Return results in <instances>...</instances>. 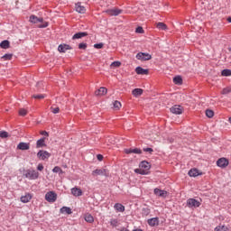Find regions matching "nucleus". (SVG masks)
I'll return each instance as SVG.
<instances>
[{"instance_id": "nucleus-1", "label": "nucleus", "mask_w": 231, "mask_h": 231, "mask_svg": "<svg viewBox=\"0 0 231 231\" xmlns=\"http://www.w3.org/2000/svg\"><path fill=\"white\" fill-rule=\"evenodd\" d=\"M29 21L32 24H36L37 28H48V22L44 21L43 18L37 17L35 14H32Z\"/></svg>"}, {"instance_id": "nucleus-2", "label": "nucleus", "mask_w": 231, "mask_h": 231, "mask_svg": "<svg viewBox=\"0 0 231 231\" xmlns=\"http://www.w3.org/2000/svg\"><path fill=\"white\" fill-rule=\"evenodd\" d=\"M151 169V164L148 162L143 161L140 164V169H135L134 172L137 174L145 175L147 171Z\"/></svg>"}, {"instance_id": "nucleus-3", "label": "nucleus", "mask_w": 231, "mask_h": 231, "mask_svg": "<svg viewBox=\"0 0 231 231\" xmlns=\"http://www.w3.org/2000/svg\"><path fill=\"white\" fill-rule=\"evenodd\" d=\"M23 176L27 178V180H37L39 178V171L29 169L24 171Z\"/></svg>"}, {"instance_id": "nucleus-4", "label": "nucleus", "mask_w": 231, "mask_h": 231, "mask_svg": "<svg viewBox=\"0 0 231 231\" xmlns=\"http://www.w3.org/2000/svg\"><path fill=\"white\" fill-rule=\"evenodd\" d=\"M45 199L48 203H55L57 201V193L55 191H49L45 194Z\"/></svg>"}, {"instance_id": "nucleus-5", "label": "nucleus", "mask_w": 231, "mask_h": 231, "mask_svg": "<svg viewBox=\"0 0 231 231\" xmlns=\"http://www.w3.org/2000/svg\"><path fill=\"white\" fill-rule=\"evenodd\" d=\"M92 176H106V178H108L109 171L106 169H97L92 171Z\"/></svg>"}, {"instance_id": "nucleus-6", "label": "nucleus", "mask_w": 231, "mask_h": 231, "mask_svg": "<svg viewBox=\"0 0 231 231\" xmlns=\"http://www.w3.org/2000/svg\"><path fill=\"white\" fill-rule=\"evenodd\" d=\"M187 205L189 208H198L199 207L201 206V202L195 199H189L187 200Z\"/></svg>"}, {"instance_id": "nucleus-7", "label": "nucleus", "mask_w": 231, "mask_h": 231, "mask_svg": "<svg viewBox=\"0 0 231 231\" xmlns=\"http://www.w3.org/2000/svg\"><path fill=\"white\" fill-rule=\"evenodd\" d=\"M151 59H152V56H151V54L145 53V52H139L136 55L137 60H151Z\"/></svg>"}, {"instance_id": "nucleus-8", "label": "nucleus", "mask_w": 231, "mask_h": 231, "mask_svg": "<svg viewBox=\"0 0 231 231\" xmlns=\"http://www.w3.org/2000/svg\"><path fill=\"white\" fill-rule=\"evenodd\" d=\"M50 156H51V153L42 150H40L37 153V157L39 158V160L42 161L49 160Z\"/></svg>"}, {"instance_id": "nucleus-9", "label": "nucleus", "mask_w": 231, "mask_h": 231, "mask_svg": "<svg viewBox=\"0 0 231 231\" xmlns=\"http://www.w3.org/2000/svg\"><path fill=\"white\" fill-rule=\"evenodd\" d=\"M170 111L173 115H181V113H183V106L180 105H175L170 108Z\"/></svg>"}, {"instance_id": "nucleus-10", "label": "nucleus", "mask_w": 231, "mask_h": 231, "mask_svg": "<svg viewBox=\"0 0 231 231\" xmlns=\"http://www.w3.org/2000/svg\"><path fill=\"white\" fill-rule=\"evenodd\" d=\"M217 167H220V169H226L228 167V159L226 158H220L217 161Z\"/></svg>"}, {"instance_id": "nucleus-11", "label": "nucleus", "mask_w": 231, "mask_h": 231, "mask_svg": "<svg viewBox=\"0 0 231 231\" xmlns=\"http://www.w3.org/2000/svg\"><path fill=\"white\" fill-rule=\"evenodd\" d=\"M106 14H107V15H110L111 17H113V16H116V15H120V14H122V10L118 9V8L108 9L106 11Z\"/></svg>"}, {"instance_id": "nucleus-12", "label": "nucleus", "mask_w": 231, "mask_h": 231, "mask_svg": "<svg viewBox=\"0 0 231 231\" xmlns=\"http://www.w3.org/2000/svg\"><path fill=\"white\" fill-rule=\"evenodd\" d=\"M155 196H159L160 198H167V191L163 189H160L158 188L153 189Z\"/></svg>"}, {"instance_id": "nucleus-13", "label": "nucleus", "mask_w": 231, "mask_h": 231, "mask_svg": "<svg viewBox=\"0 0 231 231\" xmlns=\"http://www.w3.org/2000/svg\"><path fill=\"white\" fill-rule=\"evenodd\" d=\"M75 10L78 14H86V7L80 2L75 5Z\"/></svg>"}, {"instance_id": "nucleus-14", "label": "nucleus", "mask_w": 231, "mask_h": 231, "mask_svg": "<svg viewBox=\"0 0 231 231\" xmlns=\"http://www.w3.org/2000/svg\"><path fill=\"white\" fill-rule=\"evenodd\" d=\"M107 93V88L105 87L99 88L97 90L95 91V96L96 97H102Z\"/></svg>"}, {"instance_id": "nucleus-15", "label": "nucleus", "mask_w": 231, "mask_h": 231, "mask_svg": "<svg viewBox=\"0 0 231 231\" xmlns=\"http://www.w3.org/2000/svg\"><path fill=\"white\" fill-rule=\"evenodd\" d=\"M68 50H71V47L68 44H60L58 47V51H60V53H66Z\"/></svg>"}, {"instance_id": "nucleus-16", "label": "nucleus", "mask_w": 231, "mask_h": 231, "mask_svg": "<svg viewBox=\"0 0 231 231\" xmlns=\"http://www.w3.org/2000/svg\"><path fill=\"white\" fill-rule=\"evenodd\" d=\"M17 149H19L20 151H28L30 149V143H20L17 145Z\"/></svg>"}, {"instance_id": "nucleus-17", "label": "nucleus", "mask_w": 231, "mask_h": 231, "mask_svg": "<svg viewBox=\"0 0 231 231\" xmlns=\"http://www.w3.org/2000/svg\"><path fill=\"white\" fill-rule=\"evenodd\" d=\"M135 73H137V75H149V70L143 69L142 67H137L135 69Z\"/></svg>"}, {"instance_id": "nucleus-18", "label": "nucleus", "mask_w": 231, "mask_h": 231, "mask_svg": "<svg viewBox=\"0 0 231 231\" xmlns=\"http://www.w3.org/2000/svg\"><path fill=\"white\" fill-rule=\"evenodd\" d=\"M20 199H21L22 203H30V201L32 200V194L27 193V194L22 196Z\"/></svg>"}, {"instance_id": "nucleus-19", "label": "nucleus", "mask_w": 231, "mask_h": 231, "mask_svg": "<svg viewBox=\"0 0 231 231\" xmlns=\"http://www.w3.org/2000/svg\"><path fill=\"white\" fill-rule=\"evenodd\" d=\"M159 223H160V220H158V217L148 219V225L150 226H158Z\"/></svg>"}, {"instance_id": "nucleus-20", "label": "nucleus", "mask_w": 231, "mask_h": 231, "mask_svg": "<svg viewBox=\"0 0 231 231\" xmlns=\"http://www.w3.org/2000/svg\"><path fill=\"white\" fill-rule=\"evenodd\" d=\"M115 210H116V212H125V207L120 203H116L114 206Z\"/></svg>"}, {"instance_id": "nucleus-21", "label": "nucleus", "mask_w": 231, "mask_h": 231, "mask_svg": "<svg viewBox=\"0 0 231 231\" xmlns=\"http://www.w3.org/2000/svg\"><path fill=\"white\" fill-rule=\"evenodd\" d=\"M71 194L72 196H76V197L82 196V189L79 188H72Z\"/></svg>"}, {"instance_id": "nucleus-22", "label": "nucleus", "mask_w": 231, "mask_h": 231, "mask_svg": "<svg viewBox=\"0 0 231 231\" xmlns=\"http://www.w3.org/2000/svg\"><path fill=\"white\" fill-rule=\"evenodd\" d=\"M132 95H134L135 97H138L143 95V89L135 88L132 91Z\"/></svg>"}, {"instance_id": "nucleus-23", "label": "nucleus", "mask_w": 231, "mask_h": 231, "mask_svg": "<svg viewBox=\"0 0 231 231\" xmlns=\"http://www.w3.org/2000/svg\"><path fill=\"white\" fill-rule=\"evenodd\" d=\"M0 48L3 50H8L10 48V42L8 40H5L0 43Z\"/></svg>"}, {"instance_id": "nucleus-24", "label": "nucleus", "mask_w": 231, "mask_h": 231, "mask_svg": "<svg viewBox=\"0 0 231 231\" xmlns=\"http://www.w3.org/2000/svg\"><path fill=\"white\" fill-rule=\"evenodd\" d=\"M189 176L191 178H196V176H199V171H198V169H191L189 171Z\"/></svg>"}, {"instance_id": "nucleus-25", "label": "nucleus", "mask_w": 231, "mask_h": 231, "mask_svg": "<svg viewBox=\"0 0 231 231\" xmlns=\"http://www.w3.org/2000/svg\"><path fill=\"white\" fill-rule=\"evenodd\" d=\"M84 219L87 223H94L95 222V218L92 217L91 214H86L84 217Z\"/></svg>"}, {"instance_id": "nucleus-26", "label": "nucleus", "mask_w": 231, "mask_h": 231, "mask_svg": "<svg viewBox=\"0 0 231 231\" xmlns=\"http://www.w3.org/2000/svg\"><path fill=\"white\" fill-rule=\"evenodd\" d=\"M45 142V139L44 138H42V139H39L36 143V147L37 149L41 148V147H44L46 146V143H44Z\"/></svg>"}, {"instance_id": "nucleus-27", "label": "nucleus", "mask_w": 231, "mask_h": 231, "mask_svg": "<svg viewBox=\"0 0 231 231\" xmlns=\"http://www.w3.org/2000/svg\"><path fill=\"white\" fill-rule=\"evenodd\" d=\"M155 28H157V30H167V24H165L162 22H159L156 23Z\"/></svg>"}, {"instance_id": "nucleus-28", "label": "nucleus", "mask_w": 231, "mask_h": 231, "mask_svg": "<svg viewBox=\"0 0 231 231\" xmlns=\"http://www.w3.org/2000/svg\"><path fill=\"white\" fill-rule=\"evenodd\" d=\"M73 212L71 211V209L68 207H62L60 208V214H72Z\"/></svg>"}, {"instance_id": "nucleus-29", "label": "nucleus", "mask_w": 231, "mask_h": 231, "mask_svg": "<svg viewBox=\"0 0 231 231\" xmlns=\"http://www.w3.org/2000/svg\"><path fill=\"white\" fill-rule=\"evenodd\" d=\"M88 35L87 32H78L73 35L72 39H82V37H86Z\"/></svg>"}, {"instance_id": "nucleus-30", "label": "nucleus", "mask_w": 231, "mask_h": 231, "mask_svg": "<svg viewBox=\"0 0 231 231\" xmlns=\"http://www.w3.org/2000/svg\"><path fill=\"white\" fill-rule=\"evenodd\" d=\"M173 82L174 84H178L180 86L183 84V79H181V77L176 76L175 78H173Z\"/></svg>"}, {"instance_id": "nucleus-31", "label": "nucleus", "mask_w": 231, "mask_h": 231, "mask_svg": "<svg viewBox=\"0 0 231 231\" xmlns=\"http://www.w3.org/2000/svg\"><path fill=\"white\" fill-rule=\"evenodd\" d=\"M52 172L58 173V174L60 175V174H63V173H64V171H62L60 167L55 166V167L52 169Z\"/></svg>"}, {"instance_id": "nucleus-32", "label": "nucleus", "mask_w": 231, "mask_h": 231, "mask_svg": "<svg viewBox=\"0 0 231 231\" xmlns=\"http://www.w3.org/2000/svg\"><path fill=\"white\" fill-rule=\"evenodd\" d=\"M227 230H228V226L219 225L217 227H215L214 231H227Z\"/></svg>"}, {"instance_id": "nucleus-33", "label": "nucleus", "mask_w": 231, "mask_h": 231, "mask_svg": "<svg viewBox=\"0 0 231 231\" xmlns=\"http://www.w3.org/2000/svg\"><path fill=\"white\" fill-rule=\"evenodd\" d=\"M222 77H231L230 69H223L221 72Z\"/></svg>"}, {"instance_id": "nucleus-34", "label": "nucleus", "mask_w": 231, "mask_h": 231, "mask_svg": "<svg viewBox=\"0 0 231 231\" xmlns=\"http://www.w3.org/2000/svg\"><path fill=\"white\" fill-rule=\"evenodd\" d=\"M113 106L114 109H116V111H118V109L122 107V103H120V101H115Z\"/></svg>"}, {"instance_id": "nucleus-35", "label": "nucleus", "mask_w": 231, "mask_h": 231, "mask_svg": "<svg viewBox=\"0 0 231 231\" xmlns=\"http://www.w3.org/2000/svg\"><path fill=\"white\" fill-rule=\"evenodd\" d=\"M122 66V62L120 61H114L111 63L110 68H120Z\"/></svg>"}, {"instance_id": "nucleus-36", "label": "nucleus", "mask_w": 231, "mask_h": 231, "mask_svg": "<svg viewBox=\"0 0 231 231\" xmlns=\"http://www.w3.org/2000/svg\"><path fill=\"white\" fill-rule=\"evenodd\" d=\"M228 93H231V87H226L221 91V95H228Z\"/></svg>"}, {"instance_id": "nucleus-37", "label": "nucleus", "mask_w": 231, "mask_h": 231, "mask_svg": "<svg viewBox=\"0 0 231 231\" xmlns=\"http://www.w3.org/2000/svg\"><path fill=\"white\" fill-rule=\"evenodd\" d=\"M110 225L111 226H114V227L118 226V219L116 218L110 219Z\"/></svg>"}, {"instance_id": "nucleus-38", "label": "nucleus", "mask_w": 231, "mask_h": 231, "mask_svg": "<svg viewBox=\"0 0 231 231\" xmlns=\"http://www.w3.org/2000/svg\"><path fill=\"white\" fill-rule=\"evenodd\" d=\"M46 95L40 94V95H33L32 98H36L37 100H42V98H45Z\"/></svg>"}, {"instance_id": "nucleus-39", "label": "nucleus", "mask_w": 231, "mask_h": 231, "mask_svg": "<svg viewBox=\"0 0 231 231\" xmlns=\"http://www.w3.org/2000/svg\"><path fill=\"white\" fill-rule=\"evenodd\" d=\"M206 116H208V118H212L214 116V111L207 109L206 110Z\"/></svg>"}, {"instance_id": "nucleus-40", "label": "nucleus", "mask_w": 231, "mask_h": 231, "mask_svg": "<svg viewBox=\"0 0 231 231\" xmlns=\"http://www.w3.org/2000/svg\"><path fill=\"white\" fill-rule=\"evenodd\" d=\"M19 115H20V116H26V115H28V111L24 108H21L19 110Z\"/></svg>"}, {"instance_id": "nucleus-41", "label": "nucleus", "mask_w": 231, "mask_h": 231, "mask_svg": "<svg viewBox=\"0 0 231 231\" xmlns=\"http://www.w3.org/2000/svg\"><path fill=\"white\" fill-rule=\"evenodd\" d=\"M12 54H5L4 56H2V59H4L5 60H12Z\"/></svg>"}, {"instance_id": "nucleus-42", "label": "nucleus", "mask_w": 231, "mask_h": 231, "mask_svg": "<svg viewBox=\"0 0 231 231\" xmlns=\"http://www.w3.org/2000/svg\"><path fill=\"white\" fill-rule=\"evenodd\" d=\"M94 48H96V50H101V48H104V43H96L94 44Z\"/></svg>"}, {"instance_id": "nucleus-43", "label": "nucleus", "mask_w": 231, "mask_h": 231, "mask_svg": "<svg viewBox=\"0 0 231 231\" xmlns=\"http://www.w3.org/2000/svg\"><path fill=\"white\" fill-rule=\"evenodd\" d=\"M79 50H86L88 48V44L86 43H79Z\"/></svg>"}, {"instance_id": "nucleus-44", "label": "nucleus", "mask_w": 231, "mask_h": 231, "mask_svg": "<svg viewBox=\"0 0 231 231\" xmlns=\"http://www.w3.org/2000/svg\"><path fill=\"white\" fill-rule=\"evenodd\" d=\"M60 111V108L59 107H51V113H53L54 115H57V113H59Z\"/></svg>"}, {"instance_id": "nucleus-45", "label": "nucleus", "mask_w": 231, "mask_h": 231, "mask_svg": "<svg viewBox=\"0 0 231 231\" xmlns=\"http://www.w3.org/2000/svg\"><path fill=\"white\" fill-rule=\"evenodd\" d=\"M0 138H8L7 132H5V131L1 132L0 133Z\"/></svg>"}, {"instance_id": "nucleus-46", "label": "nucleus", "mask_w": 231, "mask_h": 231, "mask_svg": "<svg viewBox=\"0 0 231 231\" xmlns=\"http://www.w3.org/2000/svg\"><path fill=\"white\" fill-rule=\"evenodd\" d=\"M133 153L134 154H142V150L138 149V148L133 149Z\"/></svg>"}, {"instance_id": "nucleus-47", "label": "nucleus", "mask_w": 231, "mask_h": 231, "mask_svg": "<svg viewBox=\"0 0 231 231\" xmlns=\"http://www.w3.org/2000/svg\"><path fill=\"white\" fill-rule=\"evenodd\" d=\"M37 171H40V172H42V171H44V166L42 164H38L37 166Z\"/></svg>"}, {"instance_id": "nucleus-48", "label": "nucleus", "mask_w": 231, "mask_h": 231, "mask_svg": "<svg viewBox=\"0 0 231 231\" xmlns=\"http://www.w3.org/2000/svg\"><path fill=\"white\" fill-rule=\"evenodd\" d=\"M125 154H132L133 153V149L132 148L125 149Z\"/></svg>"}, {"instance_id": "nucleus-49", "label": "nucleus", "mask_w": 231, "mask_h": 231, "mask_svg": "<svg viewBox=\"0 0 231 231\" xmlns=\"http://www.w3.org/2000/svg\"><path fill=\"white\" fill-rule=\"evenodd\" d=\"M97 158L98 162H102V160H104V155H102V154H97Z\"/></svg>"}, {"instance_id": "nucleus-50", "label": "nucleus", "mask_w": 231, "mask_h": 231, "mask_svg": "<svg viewBox=\"0 0 231 231\" xmlns=\"http://www.w3.org/2000/svg\"><path fill=\"white\" fill-rule=\"evenodd\" d=\"M143 151L144 152H150L151 154V152H152V148H144Z\"/></svg>"}, {"instance_id": "nucleus-51", "label": "nucleus", "mask_w": 231, "mask_h": 231, "mask_svg": "<svg viewBox=\"0 0 231 231\" xmlns=\"http://www.w3.org/2000/svg\"><path fill=\"white\" fill-rule=\"evenodd\" d=\"M41 134H42V136H49V134H48V132H46V131H42V132H41Z\"/></svg>"}, {"instance_id": "nucleus-52", "label": "nucleus", "mask_w": 231, "mask_h": 231, "mask_svg": "<svg viewBox=\"0 0 231 231\" xmlns=\"http://www.w3.org/2000/svg\"><path fill=\"white\" fill-rule=\"evenodd\" d=\"M80 30H82V28H83V30H88V26H86V25H84V24H82L80 27H79Z\"/></svg>"}, {"instance_id": "nucleus-53", "label": "nucleus", "mask_w": 231, "mask_h": 231, "mask_svg": "<svg viewBox=\"0 0 231 231\" xmlns=\"http://www.w3.org/2000/svg\"><path fill=\"white\" fill-rule=\"evenodd\" d=\"M143 26H141V25H138L136 28H135V30H143Z\"/></svg>"}, {"instance_id": "nucleus-54", "label": "nucleus", "mask_w": 231, "mask_h": 231, "mask_svg": "<svg viewBox=\"0 0 231 231\" xmlns=\"http://www.w3.org/2000/svg\"><path fill=\"white\" fill-rule=\"evenodd\" d=\"M135 32H137V33H144V31L143 30H135Z\"/></svg>"}, {"instance_id": "nucleus-55", "label": "nucleus", "mask_w": 231, "mask_h": 231, "mask_svg": "<svg viewBox=\"0 0 231 231\" xmlns=\"http://www.w3.org/2000/svg\"><path fill=\"white\" fill-rule=\"evenodd\" d=\"M121 231H129V229H127V228H125V227H123V228L121 229Z\"/></svg>"}, {"instance_id": "nucleus-56", "label": "nucleus", "mask_w": 231, "mask_h": 231, "mask_svg": "<svg viewBox=\"0 0 231 231\" xmlns=\"http://www.w3.org/2000/svg\"><path fill=\"white\" fill-rule=\"evenodd\" d=\"M227 22H228V23H231V17H228V18H227Z\"/></svg>"}, {"instance_id": "nucleus-57", "label": "nucleus", "mask_w": 231, "mask_h": 231, "mask_svg": "<svg viewBox=\"0 0 231 231\" xmlns=\"http://www.w3.org/2000/svg\"><path fill=\"white\" fill-rule=\"evenodd\" d=\"M133 231H143V230H142V229H134Z\"/></svg>"}, {"instance_id": "nucleus-58", "label": "nucleus", "mask_w": 231, "mask_h": 231, "mask_svg": "<svg viewBox=\"0 0 231 231\" xmlns=\"http://www.w3.org/2000/svg\"><path fill=\"white\" fill-rule=\"evenodd\" d=\"M229 122H230V124H231V117H229Z\"/></svg>"}, {"instance_id": "nucleus-59", "label": "nucleus", "mask_w": 231, "mask_h": 231, "mask_svg": "<svg viewBox=\"0 0 231 231\" xmlns=\"http://www.w3.org/2000/svg\"><path fill=\"white\" fill-rule=\"evenodd\" d=\"M228 50H229V51L231 52V47H230Z\"/></svg>"}]
</instances>
